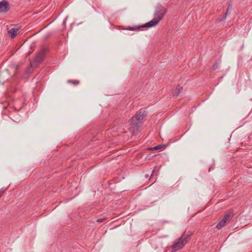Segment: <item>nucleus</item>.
Returning a JSON list of instances; mask_svg holds the SVG:
<instances>
[{
	"label": "nucleus",
	"mask_w": 252,
	"mask_h": 252,
	"mask_svg": "<svg viewBox=\"0 0 252 252\" xmlns=\"http://www.w3.org/2000/svg\"><path fill=\"white\" fill-rule=\"evenodd\" d=\"M233 218V215L230 214H226L223 218L222 219L223 220H225V222L226 223L227 222H229L231 219Z\"/></svg>",
	"instance_id": "obj_10"
},
{
	"label": "nucleus",
	"mask_w": 252,
	"mask_h": 252,
	"mask_svg": "<svg viewBox=\"0 0 252 252\" xmlns=\"http://www.w3.org/2000/svg\"><path fill=\"white\" fill-rule=\"evenodd\" d=\"M67 82L68 83L72 84L74 85H77L80 83L79 81L78 80H68Z\"/></svg>",
	"instance_id": "obj_11"
},
{
	"label": "nucleus",
	"mask_w": 252,
	"mask_h": 252,
	"mask_svg": "<svg viewBox=\"0 0 252 252\" xmlns=\"http://www.w3.org/2000/svg\"><path fill=\"white\" fill-rule=\"evenodd\" d=\"M3 191H4V190L3 189H0V197L1 196L2 192H3Z\"/></svg>",
	"instance_id": "obj_18"
},
{
	"label": "nucleus",
	"mask_w": 252,
	"mask_h": 252,
	"mask_svg": "<svg viewBox=\"0 0 252 252\" xmlns=\"http://www.w3.org/2000/svg\"><path fill=\"white\" fill-rule=\"evenodd\" d=\"M183 89V87L180 85H178L173 93V96L174 97H177L181 93L182 90Z\"/></svg>",
	"instance_id": "obj_8"
},
{
	"label": "nucleus",
	"mask_w": 252,
	"mask_h": 252,
	"mask_svg": "<svg viewBox=\"0 0 252 252\" xmlns=\"http://www.w3.org/2000/svg\"><path fill=\"white\" fill-rule=\"evenodd\" d=\"M232 4L229 3V5H228V7L227 8V9L226 10V13L224 14L225 15H226V16H228V15L230 14V11H231V9L232 8Z\"/></svg>",
	"instance_id": "obj_12"
},
{
	"label": "nucleus",
	"mask_w": 252,
	"mask_h": 252,
	"mask_svg": "<svg viewBox=\"0 0 252 252\" xmlns=\"http://www.w3.org/2000/svg\"><path fill=\"white\" fill-rule=\"evenodd\" d=\"M18 31V29L15 28H12L9 30L8 31L9 36L12 39L14 38L17 35Z\"/></svg>",
	"instance_id": "obj_7"
},
{
	"label": "nucleus",
	"mask_w": 252,
	"mask_h": 252,
	"mask_svg": "<svg viewBox=\"0 0 252 252\" xmlns=\"http://www.w3.org/2000/svg\"><path fill=\"white\" fill-rule=\"evenodd\" d=\"M48 50L47 48L43 47L37 53L33 60V63H36V66H37L43 62L48 52Z\"/></svg>",
	"instance_id": "obj_3"
},
{
	"label": "nucleus",
	"mask_w": 252,
	"mask_h": 252,
	"mask_svg": "<svg viewBox=\"0 0 252 252\" xmlns=\"http://www.w3.org/2000/svg\"><path fill=\"white\" fill-rule=\"evenodd\" d=\"M163 146H164V145L159 144V145H157L156 146H155L154 147L150 148V149L152 150H158V149H160Z\"/></svg>",
	"instance_id": "obj_14"
},
{
	"label": "nucleus",
	"mask_w": 252,
	"mask_h": 252,
	"mask_svg": "<svg viewBox=\"0 0 252 252\" xmlns=\"http://www.w3.org/2000/svg\"><path fill=\"white\" fill-rule=\"evenodd\" d=\"M147 115V112L146 110L143 109H140L136 113L134 117H135L138 121L142 122L143 119Z\"/></svg>",
	"instance_id": "obj_5"
},
{
	"label": "nucleus",
	"mask_w": 252,
	"mask_h": 252,
	"mask_svg": "<svg viewBox=\"0 0 252 252\" xmlns=\"http://www.w3.org/2000/svg\"><path fill=\"white\" fill-rule=\"evenodd\" d=\"M226 222H225V220L222 219L217 223L216 227L218 229H220L224 226Z\"/></svg>",
	"instance_id": "obj_9"
},
{
	"label": "nucleus",
	"mask_w": 252,
	"mask_h": 252,
	"mask_svg": "<svg viewBox=\"0 0 252 252\" xmlns=\"http://www.w3.org/2000/svg\"><path fill=\"white\" fill-rule=\"evenodd\" d=\"M157 202V200H156V201H154V202H152L151 203V204H153V203H154V202Z\"/></svg>",
	"instance_id": "obj_19"
},
{
	"label": "nucleus",
	"mask_w": 252,
	"mask_h": 252,
	"mask_svg": "<svg viewBox=\"0 0 252 252\" xmlns=\"http://www.w3.org/2000/svg\"><path fill=\"white\" fill-rule=\"evenodd\" d=\"M10 9L8 2L5 0L0 1V13H6Z\"/></svg>",
	"instance_id": "obj_4"
},
{
	"label": "nucleus",
	"mask_w": 252,
	"mask_h": 252,
	"mask_svg": "<svg viewBox=\"0 0 252 252\" xmlns=\"http://www.w3.org/2000/svg\"><path fill=\"white\" fill-rule=\"evenodd\" d=\"M167 12L166 9L160 3H158L155 8L154 16V18L150 22L141 26H134L129 27L126 30L129 31H139L143 28H152L156 26L162 19L164 16Z\"/></svg>",
	"instance_id": "obj_1"
},
{
	"label": "nucleus",
	"mask_w": 252,
	"mask_h": 252,
	"mask_svg": "<svg viewBox=\"0 0 252 252\" xmlns=\"http://www.w3.org/2000/svg\"><path fill=\"white\" fill-rule=\"evenodd\" d=\"M191 233L185 231L179 238L178 241L173 246V251L175 252L182 249L189 241Z\"/></svg>",
	"instance_id": "obj_2"
},
{
	"label": "nucleus",
	"mask_w": 252,
	"mask_h": 252,
	"mask_svg": "<svg viewBox=\"0 0 252 252\" xmlns=\"http://www.w3.org/2000/svg\"><path fill=\"white\" fill-rule=\"evenodd\" d=\"M219 64H220V62H216L214 63V64L212 66L211 69H212L213 70L217 69L218 68Z\"/></svg>",
	"instance_id": "obj_13"
},
{
	"label": "nucleus",
	"mask_w": 252,
	"mask_h": 252,
	"mask_svg": "<svg viewBox=\"0 0 252 252\" xmlns=\"http://www.w3.org/2000/svg\"><path fill=\"white\" fill-rule=\"evenodd\" d=\"M67 18H68V16H66L63 20V26L65 27V26H66V22H67Z\"/></svg>",
	"instance_id": "obj_16"
},
{
	"label": "nucleus",
	"mask_w": 252,
	"mask_h": 252,
	"mask_svg": "<svg viewBox=\"0 0 252 252\" xmlns=\"http://www.w3.org/2000/svg\"><path fill=\"white\" fill-rule=\"evenodd\" d=\"M105 220H106L105 218L98 219L96 220V221L100 223V222H103Z\"/></svg>",
	"instance_id": "obj_17"
},
{
	"label": "nucleus",
	"mask_w": 252,
	"mask_h": 252,
	"mask_svg": "<svg viewBox=\"0 0 252 252\" xmlns=\"http://www.w3.org/2000/svg\"><path fill=\"white\" fill-rule=\"evenodd\" d=\"M226 18V15H223L220 18H219L218 20L219 22H221V21L225 20Z\"/></svg>",
	"instance_id": "obj_15"
},
{
	"label": "nucleus",
	"mask_w": 252,
	"mask_h": 252,
	"mask_svg": "<svg viewBox=\"0 0 252 252\" xmlns=\"http://www.w3.org/2000/svg\"><path fill=\"white\" fill-rule=\"evenodd\" d=\"M141 122L133 117L130 120V126L137 129L140 126Z\"/></svg>",
	"instance_id": "obj_6"
}]
</instances>
